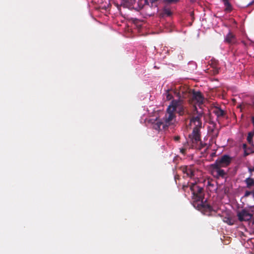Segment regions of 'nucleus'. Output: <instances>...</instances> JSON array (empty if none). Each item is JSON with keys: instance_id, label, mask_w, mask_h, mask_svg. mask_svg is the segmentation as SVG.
<instances>
[{"instance_id": "1", "label": "nucleus", "mask_w": 254, "mask_h": 254, "mask_svg": "<svg viewBox=\"0 0 254 254\" xmlns=\"http://www.w3.org/2000/svg\"><path fill=\"white\" fill-rule=\"evenodd\" d=\"M190 189L194 199L193 203L194 207L204 213L214 210L206 201H203L202 194V188L200 186L197 185L195 183H191L190 185Z\"/></svg>"}, {"instance_id": "2", "label": "nucleus", "mask_w": 254, "mask_h": 254, "mask_svg": "<svg viewBox=\"0 0 254 254\" xmlns=\"http://www.w3.org/2000/svg\"><path fill=\"white\" fill-rule=\"evenodd\" d=\"M202 114L199 113L198 115L193 117L190 121V125L193 128V131L189 135V140L187 141V144L190 147H196L198 143H200L199 128L201 127V118Z\"/></svg>"}, {"instance_id": "3", "label": "nucleus", "mask_w": 254, "mask_h": 254, "mask_svg": "<svg viewBox=\"0 0 254 254\" xmlns=\"http://www.w3.org/2000/svg\"><path fill=\"white\" fill-rule=\"evenodd\" d=\"M183 111L184 108L182 101L180 100L172 101L167 110V114L165 118V125L169 126L173 123L175 117V112L181 115L183 114Z\"/></svg>"}, {"instance_id": "4", "label": "nucleus", "mask_w": 254, "mask_h": 254, "mask_svg": "<svg viewBox=\"0 0 254 254\" xmlns=\"http://www.w3.org/2000/svg\"><path fill=\"white\" fill-rule=\"evenodd\" d=\"M147 8L151 9V11L146 12V14L149 16L154 15L159 12L158 0H147Z\"/></svg>"}, {"instance_id": "5", "label": "nucleus", "mask_w": 254, "mask_h": 254, "mask_svg": "<svg viewBox=\"0 0 254 254\" xmlns=\"http://www.w3.org/2000/svg\"><path fill=\"white\" fill-rule=\"evenodd\" d=\"M231 162V158L227 155H224L221 158L217 159L216 162L212 164L211 166H220L224 167L228 166Z\"/></svg>"}, {"instance_id": "6", "label": "nucleus", "mask_w": 254, "mask_h": 254, "mask_svg": "<svg viewBox=\"0 0 254 254\" xmlns=\"http://www.w3.org/2000/svg\"><path fill=\"white\" fill-rule=\"evenodd\" d=\"M237 216L240 221H249L251 219H253L252 214L250 210L243 209L237 213Z\"/></svg>"}, {"instance_id": "7", "label": "nucleus", "mask_w": 254, "mask_h": 254, "mask_svg": "<svg viewBox=\"0 0 254 254\" xmlns=\"http://www.w3.org/2000/svg\"><path fill=\"white\" fill-rule=\"evenodd\" d=\"M205 99L199 92H193L192 97V104L197 105L198 106L202 105Z\"/></svg>"}, {"instance_id": "8", "label": "nucleus", "mask_w": 254, "mask_h": 254, "mask_svg": "<svg viewBox=\"0 0 254 254\" xmlns=\"http://www.w3.org/2000/svg\"><path fill=\"white\" fill-rule=\"evenodd\" d=\"M181 170L186 176L192 178L195 175V168L193 166H185L181 168Z\"/></svg>"}, {"instance_id": "9", "label": "nucleus", "mask_w": 254, "mask_h": 254, "mask_svg": "<svg viewBox=\"0 0 254 254\" xmlns=\"http://www.w3.org/2000/svg\"><path fill=\"white\" fill-rule=\"evenodd\" d=\"M212 169L211 171L212 174L213 176L218 177H223L225 175V171L221 169V167L220 166H212Z\"/></svg>"}, {"instance_id": "10", "label": "nucleus", "mask_w": 254, "mask_h": 254, "mask_svg": "<svg viewBox=\"0 0 254 254\" xmlns=\"http://www.w3.org/2000/svg\"><path fill=\"white\" fill-rule=\"evenodd\" d=\"M147 0H138L137 4L134 6V9L137 11L145 8L148 12L149 11V8H147Z\"/></svg>"}, {"instance_id": "11", "label": "nucleus", "mask_w": 254, "mask_h": 254, "mask_svg": "<svg viewBox=\"0 0 254 254\" xmlns=\"http://www.w3.org/2000/svg\"><path fill=\"white\" fill-rule=\"evenodd\" d=\"M244 198L247 199L248 203H251V201H254V193L251 191H246L244 196Z\"/></svg>"}, {"instance_id": "12", "label": "nucleus", "mask_w": 254, "mask_h": 254, "mask_svg": "<svg viewBox=\"0 0 254 254\" xmlns=\"http://www.w3.org/2000/svg\"><path fill=\"white\" fill-rule=\"evenodd\" d=\"M149 123L151 124L152 127L157 130H159V121L158 120V117H156L155 119H151L149 120Z\"/></svg>"}, {"instance_id": "13", "label": "nucleus", "mask_w": 254, "mask_h": 254, "mask_svg": "<svg viewBox=\"0 0 254 254\" xmlns=\"http://www.w3.org/2000/svg\"><path fill=\"white\" fill-rule=\"evenodd\" d=\"M225 41L230 44H233L235 42V37L231 33L229 32L226 36Z\"/></svg>"}, {"instance_id": "14", "label": "nucleus", "mask_w": 254, "mask_h": 254, "mask_svg": "<svg viewBox=\"0 0 254 254\" xmlns=\"http://www.w3.org/2000/svg\"><path fill=\"white\" fill-rule=\"evenodd\" d=\"M223 220L224 222H225L230 225H232L234 224V223L235 222L234 219H232L230 216H226V217H224Z\"/></svg>"}, {"instance_id": "15", "label": "nucleus", "mask_w": 254, "mask_h": 254, "mask_svg": "<svg viewBox=\"0 0 254 254\" xmlns=\"http://www.w3.org/2000/svg\"><path fill=\"white\" fill-rule=\"evenodd\" d=\"M171 14V11L170 9V8L168 7H165L163 9V13L161 14H160V17L161 16L162 17L164 16L165 15L167 16H170Z\"/></svg>"}, {"instance_id": "16", "label": "nucleus", "mask_w": 254, "mask_h": 254, "mask_svg": "<svg viewBox=\"0 0 254 254\" xmlns=\"http://www.w3.org/2000/svg\"><path fill=\"white\" fill-rule=\"evenodd\" d=\"M248 205L252 214L253 220H252V222L253 224L254 225V201L253 203H248Z\"/></svg>"}, {"instance_id": "17", "label": "nucleus", "mask_w": 254, "mask_h": 254, "mask_svg": "<svg viewBox=\"0 0 254 254\" xmlns=\"http://www.w3.org/2000/svg\"><path fill=\"white\" fill-rule=\"evenodd\" d=\"M229 0H222L225 6V10L226 11H230L232 9V6L229 2Z\"/></svg>"}, {"instance_id": "18", "label": "nucleus", "mask_w": 254, "mask_h": 254, "mask_svg": "<svg viewBox=\"0 0 254 254\" xmlns=\"http://www.w3.org/2000/svg\"><path fill=\"white\" fill-rule=\"evenodd\" d=\"M164 99H165L166 100H170L172 98V95L171 93L167 91L163 95Z\"/></svg>"}, {"instance_id": "19", "label": "nucleus", "mask_w": 254, "mask_h": 254, "mask_svg": "<svg viewBox=\"0 0 254 254\" xmlns=\"http://www.w3.org/2000/svg\"><path fill=\"white\" fill-rule=\"evenodd\" d=\"M245 181L248 187H251L254 185V180L251 178H247Z\"/></svg>"}, {"instance_id": "20", "label": "nucleus", "mask_w": 254, "mask_h": 254, "mask_svg": "<svg viewBox=\"0 0 254 254\" xmlns=\"http://www.w3.org/2000/svg\"><path fill=\"white\" fill-rule=\"evenodd\" d=\"M214 112L218 117L223 116L224 114V111L220 109H216Z\"/></svg>"}, {"instance_id": "21", "label": "nucleus", "mask_w": 254, "mask_h": 254, "mask_svg": "<svg viewBox=\"0 0 254 254\" xmlns=\"http://www.w3.org/2000/svg\"><path fill=\"white\" fill-rule=\"evenodd\" d=\"M162 2L165 4L174 3L178 2L179 0H162Z\"/></svg>"}, {"instance_id": "22", "label": "nucleus", "mask_w": 254, "mask_h": 254, "mask_svg": "<svg viewBox=\"0 0 254 254\" xmlns=\"http://www.w3.org/2000/svg\"><path fill=\"white\" fill-rule=\"evenodd\" d=\"M254 135V132H250L249 133L248 137H251L253 138Z\"/></svg>"}, {"instance_id": "23", "label": "nucleus", "mask_w": 254, "mask_h": 254, "mask_svg": "<svg viewBox=\"0 0 254 254\" xmlns=\"http://www.w3.org/2000/svg\"><path fill=\"white\" fill-rule=\"evenodd\" d=\"M247 140L249 143L251 144L252 143V137H248Z\"/></svg>"}, {"instance_id": "24", "label": "nucleus", "mask_w": 254, "mask_h": 254, "mask_svg": "<svg viewBox=\"0 0 254 254\" xmlns=\"http://www.w3.org/2000/svg\"><path fill=\"white\" fill-rule=\"evenodd\" d=\"M130 1H129V3L131 4H133V3H135V0H129Z\"/></svg>"}, {"instance_id": "25", "label": "nucleus", "mask_w": 254, "mask_h": 254, "mask_svg": "<svg viewBox=\"0 0 254 254\" xmlns=\"http://www.w3.org/2000/svg\"><path fill=\"white\" fill-rule=\"evenodd\" d=\"M252 122H253V123L254 126V117H253V118H252Z\"/></svg>"}, {"instance_id": "26", "label": "nucleus", "mask_w": 254, "mask_h": 254, "mask_svg": "<svg viewBox=\"0 0 254 254\" xmlns=\"http://www.w3.org/2000/svg\"><path fill=\"white\" fill-rule=\"evenodd\" d=\"M175 139H176V140H178V139H179V137H176L175 138Z\"/></svg>"}, {"instance_id": "27", "label": "nucleus", "mask_w": 254, "mask_h": 254, "mask_svg": "<svg viewBox=\"0 0 254 254\" xmlns=\"http://www.w3.org/2000/svg\"><path fill=\"white\" fill-rule=\"evenodd\" d=\"M154 68H157V67H156V66H154Z\"/></svg>"}, {"instance_id": "28", "label": "nucleus", "mask_w": 254, "mask_h": 254, "mask_svg": "<svg viewBox=\"0 0 254 254\" xmlns=\"http://www.w3.org/2000/svg\"><path fill=\"white\" fill-rule=\"evenodd\" d=\"M159 125H160V126L161 125V123L160 122Z\"/></svg>"}, {"instance_id": "29", "label": "nucleus", "mask_w": 254, "mask_h": 254, "mask_svg": "<svg viewBox=\"0 0 254 254\" xmlns=\"http://www.w3.org/2000/svg\"><path fill=\"white\" fill-rule=\"evenodd\" d=\"M250 171H252V170L251 169H249Z\"/></svg>"}]
</instances>
